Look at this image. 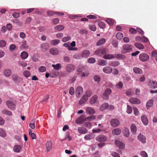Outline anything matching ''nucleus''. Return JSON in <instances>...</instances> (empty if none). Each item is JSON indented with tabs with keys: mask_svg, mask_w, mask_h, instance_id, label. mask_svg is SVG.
<instances>
[{
	"mask_svg": "<svg viewBox=\"0 0 157 157\" xmlns=\"http://www.w3.org/2000/svg\"><path fill=\"white\" fill-rule=\"evenodd\" d=\"M35 119H33L30 122V128L32 129H34L35 128Z\"/></svg>",
	"mask_w": 157,
	"mask_h": 157,
	"instance_id": "44",
	"label": "nucleus"
},
{
	"mask_svg": "<svg viewBox=\"0 0 157 157\" xmlns=\"http://www.w3.org/2000/svg\"><path fill=\"white\" fill-rule=\"evenodd\" d=\"M140 59L143 62H145L147 61L149 58V55L146 53H142L139 56Z\"/></svg>",
	"mask_w": 157,
	"mask_h": 157,
	"instance_id": "2",
	"label": "nucleus"
},
{
	"mask_svg": "<svg viewBox=\"0 0 157 157\" xmlns=\"http://www.w3.org/2000/svg\"><path fill=\"white\" fill-rule=\"evenodd\" d=\"M111 132L113 135L117 136L121 134V130L119 128H115L112 130Z\"/></svg>",
	"mask_w": 157,
	"mask_h": 157,
	"instance_id": "15",
	"label": "nucleus"
},
{
	"mask_svg": "<svg viewBox=\"0 0 157 157\" xmlns=\"http://www.w3.org/2000/svg\"><path fill=\"white\" fill-rule=\"evenodd\" d=\"M94 136L92 134H88L86 135L84 137V139L86 140H88L93 138Z\"/></svg>",
	"mask_w": 157,
	"mask_h": 157,
	"instance_id": "32",
	"label": "nucleus"
},
{
	"mask_svg": "<svg viewBox=\"0 0 157 157\" xmlns=\"http://www.w3.org/2000/svg\"><path fill=\"white\" fill-rule=\"evenodd\" d=\"M112 90L109 88H107L103 94V97L104 99H108L109 95L111 93Z\"/></svg>",
	"mask_w": 157,
	"mask_h": 157,
	"instance_id": "3",
	"label": "nucleus"
},
{
	"mask_svg": "<svg viewBox=\"0 0 157 157\" xmlns=\"http://www.w3.org/2000/svg\"><path fill=\"white\" fill-rule=\"evenodd\" d=\"M98 25L102 29H104L105 27V23L102 21H100L98 22Z\"/></svg>",
	"mask_w": 157,
	"mask_h": 157,
	"instance_id": "51",
	"label": "nucleus"
},
{
	"mask_svg": "<svg viewBox=\"0 0 157 157\" xmlns=\"http://www.w3.org/2000/svg\"><path fill=\"white\" fill-rule=\"evenodd\" d=\"M106 21L110 25H113L114 23V20L111 18H108L106 19Z\"/></svg>",
	"mask_w": 157,
	"mask_h": 157,
	"instance_id": "34",
	"label": "nucleus"
},
{
	"mask_svg": "<svg viewBox=\"0 0 157 157\" xmlns=\"http://www.w3.org/2000/svg\"><path fill=\"white\" fill-rule=\"evenodd\" d=\"M105 42V40L104 38H102L98 40L96 43L97 46H101L104 44Z\"/></svg>",
	"mask_w": 157,
	"mask_h": 157,
	"instance_id": "27",
	"label": "nucleus"
},
{
	"mask_svg": "<svg viewBox=\"0 0 157 157\" xmlns=\"http://www.w3.org/2000/svg\"><path fill=\"white\" fill-rule=\"evenodd\" d=\"M111 125L113 127L118 126L120 124L119 121L117 119H113L110 121Z\"/></svg>",
	"mask_w": 157,
	"mask_h": 157,
	"instance_id": "6",
	"label": "nucleus"
},
{
	"mask_svg": "<svg viewBox=\"0 0 157 157\" xmlns=\"http://www.w3.org/2000/svg\"><path fill=\"white\" fill-rule=\"evenodd\" d=\"M2 113L8 116H11L12 114L11 112L6 109H4L2 110Z\"/></svg>",
	"mask_w": 157,
	"mask_h": 157,
	"instance_id": "37",
	"label": "nucleus"
},
{
	"mask_svg": "<svg viewBox=\"0 0 157 157\" xmlns=\"http://www.w3.org/2000/svg\"><path fill=\"white\" fill-rule=\"evenodd\" d=\"M129 101L131 103L134 104H139L141 103L140 101L138 98H130Z\"/></svg>",
	"mask_w": 157,
	"mask_h": 157,
	"instance_id": "5",
	"label": "nucleus"
},
{
	"mask_svg": "<svg viewBox=\"0 0 157 157\" xmlns=\"http://www.w3.org/2000/svg\"><path fill=\"white\" fill-rule=\"evenodd\" d=\"M4 75L6 77L10 76L11 74V71L10 69L5 70L4 72Z\"/></svg>",
	"mask_w": 157,
	"mask_h": 157,
	"instance_id": "29",
	"label": "nucleus"
},
{
	"mask_svg": "<svg viewBox=\"0 0 157 157\" xmlns=\"http://www.w3.org/2000/svg\"><path fill=\"white\" fill-rule=\"evenodd\" d=\"M18 64L23 67H25L27 66V63L24 61H20L18 62Z\"/></svg>",
	"mask_w": 157,
	"mask_h": 157,
	"instance_id": "58",
	"label": "nucleus"
},
{
	"mask_svg": "<svg viewBox=\"0 0 157 157\" xmlns=\"http://www.w3.org/2000/svg\"><path fill=\"white\" fill-rule=\"evenodd\" d=\"M112 71V68L110 67H105L103 68V71L106 74H110Z\"/></svg>",
	"mask_w": 157,
	"mask_h": 157,
	"instance_id": "17",
	"label": "nucleus"
},
{
	"mask_svg": "<svg viewBox=\"0 0 157 157\" xmlns=\"http://www.w3.org/2000/svg\"><path fill=\"white\" fill-rule=\"evenodd\" d=\"M83 92V88L80 86L78 87L75 90V93L76 96L79 97L80 96L81 94H82Z\"/></svg>",
	"mask_w": 157,
	"mask_h": 157,
	"instance_id": "9",
	"label": "nucleus"
},
{
	"mask_svg": "<svg viewBox=\"0 0 157 157\" xmlns=\"http://www.w3.org/2000/svg\"><path fill=\"white\" fill-rule=\"evenodd\" d=\"M21 149V147L19 145H15L13 148V151L16 152H19Z\"/></svg>",
	"mask_w": 157,
	"mask_h": 157,
	"instance_id": "36",
	"label": "nucleus"
},
{
	"mask_svg": "<svg viewBox=\"0 0 157 157\" xmlns=\"http://www.w3.org/2000/svg\"><path fill=\"white\" fill-rule=\"evenodd\" d=\"M153 101L152 100H150L148 101L146 104V107L147 109H149L153 105Z\"/></svg>",
	"mask_w": 157,
	"mask_h": 157,
	"instance_id": "33",
	"label": "nucleus"
},
{
	"mask_svg": "<svg viewBox=\"0 0 157 157\" xmlns=\"http://www.w3.org/2000/svg\"><path fill=\"white\" fill-rule=\"evenodd\" d=\"M49 48V45L48 43H43L40 45L41 49L43 51H46Z\"/></svg>",
	"mask_w": 157,
	"mask_h": 157,
	"instance_id": "11",
	"label": "nucleus"
},
{
	"mask_svg": "<svg viewBox=\"0 0 157 157\" xmlns=\"http://www.w3.org/2000/svg\"><path fill=\"white\" fill-rule=\"evenodd\" d=\"M78 131L80 134H86L88 132L86 128L83 127H78Z\"/></svg>",
	"mask_w": 157,
	"mask_h": 157,
	"instance_id": "20",
	"label": "nucleus"
},
{
	"mask_svg": "<svg viewBox=\"0 0 157 157\" xmlns=\"http://www.w3.org/2000/svg\"><path fill=\"white\" fill-rule=\"evenodd\" d=\"M71 39V37L69 36L65 37L62 39V41L63 42H67Z\"/></svg>",
	"mask_w": 157,
	"mask_h": 157,
	"instance_id": "61",
	"label": "nucleus"
},
{
	"mask_svg": "<svg viewBox=\"0 0 157 157\" xmlns=\"http://www.w3.org/2000/svg\"><path fill=\"white\" fill-rule=\"evenodd\" d=\"M123 49L125 53L129 52L132 50V46L129 44H125L123 46Z\"/></svg>",
	"mask_w": 157,
	"mask_h": 157,
	"instance_id": "4",
	"label": "nucleus"
},
{
	"mask_svg": "<svg viewBox=\"0 0 157 157\" xmlns=\"http://www.w3.org/2000/svg\"><path fill=\"white\" fill-rule=\"evenodd\" d=\"M120 64L119 62L118 61H110L109 63V65L112 67H116L118 66Z\"/></svg>",
	"mask_w": 157,
	"mask_h": 157,
	"instance_id": "26",
	"label": "nucleus"
},
{
	"mask_svg": "<svg viewBox=\"0 0 157 157\" xmlns=\"http://www.w3.org/2000/svg\"><path fill=\"white\" fill-rule=\"evenodd\" d=\"M148 86L151 89H155L157 88V82L150 80L149 81Z\"/></svg>",
	"mask_w": 157,
	"mask_h": 157,
	"instance_id": "10",
	"label": "nucleus"
},
{
	"mask_svg": "<svg viewBox=\"0 0 157 157\" xmlns=\"http://www.w3.org/2000/svg\"><path fill=\"white\" fill-rule=\"evenodd\" d=\"M50 53L52 55H56L58 54L59 50L56 48H51L49 51Z\"/></svg>",
	"mask_w": 157,
	"mask_h": 157,
	"instance_id": "16",
	"label": "nucleus"
},
{
	"mask_svg": "<svg viewBox=\"0 0 157 157\" xmlns=\"http://www.w3.org/2000/svg\"><path fill=\"white\" fill-rule=\"evenodd\" d=\"M88 98L86 95H84L79 101L78 103L79 105H82L85 102L88 100Z\"/></svg>",
	"mask_w": 157,
	"mask_h": 157,
	"instance_id": "21",
	"label": "nucleus"
},
{
	"mask_svg": "<svg viewBox=\"0 0 157 157\" xmlns=\"http://www.w3.org/2000/svg\"><path fill=\"white\" fill-rule=\"evenodd\" d=\"M95 117L93 115L90 117H88L86 119L85 121H92L95 120Z\"/></svg>",
	"mask_w": 157,
	"mask_h": 157,
	"instance_id": "53",
	"label": "nucleus"
},
{
	"mask_svg": "<svg viewBox=\"0 0 157 157\" xmlns=\"http://www.w3.org/2000/svg\"><path fill=\"white\" fill-rule=\"evenodd\" d=\"M131 130L132 133L133 134H135L136 132V127L134 124H132L131 126Z\"/></svg>",
	"mask_w": 157,
	"mask_h": 157,
	"instance_id": "23",
	"label": "nucleus"
},
{
	"mask_svg": "<svg viewBox=\"0 0 157 157\" xmlns=\"http://www.w3.org/2000/svg\"><path fill=\"white\" fill-rule=\"evenodd\" d=\"M114 55L109 54H105L103 56V58L106 59H110L114 58Z\"/></svg>",
	"mask_w": 157,
	"mask_h": 157,
	"instance_id": "25",
	"label": "nucleus"
},
{
	"mask_svg": "<svg viewBox=\"0 0 157 157\" xmlns=\"http://www.w3.org/2000/svg\"><path fill=\"white\" fill-rule=\"evenodd\" d=\"M60 42V41L58 39H55L52 40L50 43L52 45H56L58 44Z\"/></svg>",
	"mask_w": 157,
	"mask_h": 157,
	"instance_id": "46",
	"label": "nucleus"
},
{
	"mask_svg": "<svg viewBox=\"0 0 157 157\" xmlns=\"http://www.w3.org/2000/svg\"><path fill=\"white\" fill-rule=\"evenodd\" d=\"M108 52V50L106 48H104L102 49H98L95 52L96 54L99 55L100 53L102 54H106Z\"/></svg>",
	"mask_w": 157,
	"mask_h": 157,
	"instance_id": "7",
	"label": "nucleus"
},
{
	"mask_svg": "<svg viewBox=\"0 0 157 157\" xmlns=\"http://www.w3.org/2000/svg\"><path fill=\"white\" fill-rule=\"evenodd\" d=\"M86 113L89 114H93L95 113V111L93 108L88 107L86 108Z\"/></svg>",
	"mask_w": 157,
	"mask_h": 157,
	"instance_id": "22",
	"label": "nucleus"
},
{
	"mask_svg": "<svg viewBox=\"0 0 157 157\" xmlns=\"http://www.w3.org/2000/svg\"><path fill=\"white\" fill-rule=\"evenodd\" d=\"M90 29L92 31H94L96 30V26L94 25H91L89 26Z\"/></svg>",
	"mask_w": 157,
	"mask_h": 157,
	"instance_id": "62",
	"label": "nucleus"
},
{
	"mask_svg": "<svg viewBox=\"0 0 157 157\" xmlns=\"http://www.w3.org/2000/svg\"><path fill=\"white\" fill-rule=\"evenodd\" d=\"M30 136L31 137V139L33 140L36 139V134L33 133H32V131L30 130Z\"/></svg>",
	"mask_w": 157,
	"mask_h": 157,
	"instance_id": "59",
	"label": "nucleus"
},
{
	"mask_svg": "<svg viewBox=\"0 0 157 157\" xmlns=\"http://www.w3.org/2000/svg\"><path fill=\"white\" fill-rule=\"evenodd\" d=\"M140 155L143 157H147L148 156L147 153L144 151H142L141 152Z\"/></svg>",
	"mask_w": 157,
	"mask_h": 157,
	"instance_id": "64",
	"label": "nucleus"
},
{
	"mask_svg": "<svg viewBox=\"0 0 157 157\" xmlns=\"http://www.w3.org/2000/svg\"><path fill=\"white\" fill-rule=\"evenodd\" d=\"M6 132L2 128H0V136L2 137H5L6 136Z\"/></svg>",
	"mask_w": 157,
	"mask_h": 157,
	"instance_id": "43",
	"label": "nucleus"
},
{
	"mask_svg": "<svg viewBox=\"0 0 157 157\" xmlns=\"http://www.w3.org/2000/svg\"><path fill=\"white\" fill-rule=\"evenodd\" d=\"M92 94V91L90 90H87L86 93V94L85 95L86 96H87V97H90Z\"/></svg>",
	"mask_w": 157,
	"mask_h": 157,
	"instance_id": "56",
	"label": "nucleus"
},
{
	"mask_svg": "<svg viewBox=\"0 0 157 157\" xmlns=\"http://www.w3.org/2000/svg\"><path fill=\"white\" fill-rule=\"evenodd\" d=\"M116 36L117 39L120 40L123 38V35L121 33H117Z\"/></svg>",
	"mask_w": 157,
	"mask_h": 157,
	"instance_id": "50",
	"label": "nucleus"
},
{
	"mask_svg": "<svg viewBox=\"0 0 157 157\" xmlns=\"http://www.w3.org/2000/svg\"><path fill=\"white\" fill-rule=\"evenodd\" d=\"M64 26L62 25H60L56 26L54 28V29L58 31H60L64 29Z\"/></svg>",
	"mask_w": 157,
	"mask_h": 157,
	"instance_id": "35",
	"label": "nucleus"
},
{
	"mask_svg": "<svg viewBox=\"0 0 157 157\" xmlns=\"http://www.w3.org/2000/svg\"><path fill=\"white\" fill-rule=\"evenodd\" d=\"M98 96L97 95H95L92 97L90 100V103L91 105L94 104L96 101L98 99Z\"/></svg>",
	"mask_w": 157,
	"mask_h": 157,
	"instance_id": "19",
	"label": "nucleus"
},
{
	"mask_svg": "<svg viewBox=\"0 0 157 157\" xmlns=\"http://www.w3.org/2000/svg\"><path fill=\"white\" fill-rule=\"evenodd\" d=\"M138 140L143 144H145L146 142V139L145 136L141 133H139L137 136Z\"/></svg>",
	"mask_w": 157,
	"mask_h": 157,
	"instance_id": "12",
	"label": "nucleus"
},
{
	"mask_svg": "<svg viewBox=\"0 0 157 157\" xmlns=\"http://www.w3.org/2000/svg\"><path fill=\"white\" fill-rule=\"evenodd\" d=\"M52 143L51 141H48L47 142L46 146L48 151L51 149L52 147Z\"/></svg>",
	"mask_w": 157,
	"mask_h": 157,
	"instance_id": "39",
	"label": "nucleus"
},
{
	"mask_svg": "<svg viewBox=\"0 0 157 157\" xmlns=\"http://www.w3.org/2000/svg\"><path fill=\"white\" fill-rule=\"evenodd\" d=\"M133 70L134 72L137 74H141L142 72V71L140 69L137 67H134Z\"/></svg>",
	"mask_w": 157,
	"mask_h": 157,
	"instance_id": "38",
	"label": "nucleus"
},
{
	"mask_svg": "<svg viewBox=\"0 0 157 157\" xmlns=\"http://www.w3.org/2000/svg\"><path fill=\"white\" fill-rule=\"evenodd\" d=\"M6 104L10 109L14 110L15 109V105L11 101L8 100L6 101Z\"/></svg>",
	"mask_w": 157,
	"mask_h": 157,
	"instance_id": "8",
	"label": "nucleus"
},
{
	"mask_svg": "<svg viewBox=\"0 0 157 157\" xmlns=\"http://www.w3.org/2000/svg\"><path fill=\"white\" fill-rule=\"evenodd\" d=\"M90 54V52L89 50H85L82 52V57H87L89 56Z\"/></svg>",
	"mask_w": 157,
	"mask_h": 157,
	"instance_id": "31",
	"label": "nucleus"
},
{
	"mask_svg": "<svg viewBox=\"0 0 157 157\" xmlns=\"http://www.w3.org/2000/svg\"><path fill=\"white\" fill-rule=\"evenodd\" d=\"M124 135L126 137H128L129 136V129L127 128H125L124 130Z\"/></svg>",
	"mask_w": 157,
	"mask_h": 157,
	"instance_id": "40",
	"label": "nucleus"
},
{
	"mask_svg": "<svg viewBox=\"0 0 157 157\" xmlns=\"http://www.w3.org/2000/svg\"><path fill=\"white\" fill-rule=\"evenodd\" d=\"M88 61L89 63H94L95 62V59L94 58L92 57L89 59Z\"/></svg>",
	"mask_w": 157,
	"mask_h": 157,
	"instance_id": "60",
	"label": "nucleus"
},
{
	"mask_svg": "<svg viewBox=\"0 0 157 157\" xmlns=\"http://www.w3.org/2000/svg\"><path fill=\"white\" fill-rule=\"evenodd\" d=\"M84 67L82 65H79L77 69V71L78 72H81L84 70Z\"/></svg>",
	"mask_w": 157,
	"mask_h": 157,
	"instance_id": "55",
	"label": "nucleus"
},
{
	"mask_svg": "<svg viewBox=\"0 0 157 157\" xmlns=\"http://www.w3.org/2000/svg\"><path fill=\"white\" fill-rule=\"evenodd\" d=\"M135 46L137 48L140 49H143L144 48V46L142 44L139 43H137L135 44Z\"/></svg>",
	"mask_w": 157,
	"mask_h": 157,
	"instance_id": "42",
	"label": "nucleus"
},
{
	"mask_svg": "<svg viewBox=\"0 0 157 157\" xmlns=\"http://www.w3.org/2000/svg\"><path fill=\"white\" fill-rule=\"evenodd\" d=\"M114 58H117L118 59H122L125 58L124 55L121 54H115L114 55Z\"/></svg>",
	"mask_w": 157,
	"mask_h": 157,
	"instance_id": "24",
	"label": "nucleus"
},
{
	"mask_svg": "<svg viewBox=\"0 0 157 157\" xmlns=\"http://www.w3.org/2000/svg\"><path fill=\"white\" fill-rule=\"evenodd\" d=\"M59 21V20L58 18H56L52 20V22L53 24L56 25L58 24Z\"/></svg>",
	"mask_w": 157,
	"mask_h": 157,
	"instance_id": "57",
	"label": "nucleus"
},
{
	"mask_svg": "<svg viewBox=\"0 0 157 157\" xmlns=\"http://www.w3.org/2000/svg\"><path fill=\"white\" fill-rule=\"evenodd\" d=\"M115 143L117 146L121 149H123L125 147L124 144L119 140H116L115 141Z\"/></svg>",
	"mask_w": 157,
	"mask_h": 157,
	"instance_id": "14",
	"label": "nucleus"
},
{
	"mask_svg": "<svg viewBox=\"0 0 157 157\" xmlns=\"http://www.w3.org/2000/svg\"><path fill=\"white\" fill-rule=\"evenodd\" d=\"M142 121L143 124L145 125H147L148 123V121L147 117L145 115H143L141 117Z\"/></svg>",
	"mask_w": 157,
	"mask_h": 157,
	"instance_id": "18",
	"label": "nucleus"
},
{
	"mask_svg": "<svg viewBox=\"0 0 157 157\" xmlns=\"http://www.w3.org/2000/svg\"><path fill=\"white\" fill-rule=\"evenodd\" d=\"M63 60L64 61L66 62L67 63L70 61V57L68 56H65L64 57Z\"/></svg>",
	"mask_w": 157,
	"mask_h": 157,
	"instance_id": "63",
	"label": "nucleus"
},
{
	"mask_svg": "<svg viewBox=\"0 0 157 157\" xmlns=\"http://www.w3.org/2000/svg\"><path fill=\"white\" fill-rule=\"evenodd\" d=\"M21 57L23 59H26L28 56V53L25 52H23L21 54Z\"/></svg>",
	"mask_w": 157,
	"mask_h": 157,
	"instance_id": "41",
	"label": "nucleus"
},
{
	"mask_svg": "<svg viewBox=\"0 0 157 157\" xmlns=\"http://www.w3.org/2000/svg\"><path fill=\"white\" fill-rule=\"evenodd\" d=\"M6 44V42L3 40H0V47H5Z\"/></svg>",
	"mask_w": 157,
	"mask_h": 157,
	"instance_id": "52",
	"label": "nucleus"
},
{
	"mask_svg": "<svg viewBox=\"0 0 157 157\" xmlns=\"http://www.w3.org/2000/svg\"><path fill=\"white\" fill-rule=\"evenodd\" d=\"M52 66L55 69L58 70L59 69L61 68V65L60 63H57L56 65L52 64Z\"/></svg>",
	"mask_w": 157,
	"mask_h": 157,
	"instance_id": "47",
	"label": "nucleus"
},
{
	"mask_svg": "<svg viewBox=\"0 0 157 157\" xmlns=\"http://www.w3.org/2000/svg\"><path fill=\"white\" fill-rule=\"evenodd\" d=\"M76 67L72 64H67L65 67L66 71L68 73L73 72L75 69Z\"/></svg>",
	"mask_w": 157,
	"mask_h": 157,
	"instance_id": "1",
	"label": "nucleus"
},
{
	"mask_svg": "<svg viewBox=\"0 0 157 157\" xmlns=\"http://www.w3.org/2000/svg\"><path fill=\"white\" fill-rule=\"evenodd\" d=\"M35 119H33L30 122V128L32 129H34L35 128Z\"/></svg>",
	"mask_w": 157,
	"mask_h": 157,
	"instance_id": "45",
	"label": "nucleus"
},
{
	"mask_svg": "<svg viewBox=\"0 0 157 157\" xmlns=\"http://www.w3.org/2000/svg\"><path fill=\"white\" fill-rule=\"evenodd\" d=\"M116 86L117 88L121 89L123 87V84L122 82L120 81L116 85Z\"/></svg>",
	"mask_w": 157,
	"mask_h": 157,
	"instance_id": "48",
	"label": "nucleus"
},
{
	"mask_svg": "<svg viewBox=\"0 0 157 157\" xmlns=\"http://www.w3.org/2000/svg\"><path fill=\"white\" fill-rule=\"evenodd\" d=\"M108 104L107 103H105L100 106V109L101 111L104 110L106 109L108 107Z\"/></svg>",
	"mask_w": 157,
	"mask_h": 157,
	"instance_id": "28",
	"label": "nucleus"
},
{
	"mask_svg": "<svg viewBox=\"0 0 157 157\" xmlns=\"http://www.w3.org/2000/svg\"><path fill=\"white\" fill-rule=\"evenodd\" d=\"M98 63L100 65L105 66L107 64V61L104 59H100L98 61Z\"/></svg>",
	"mask_w": 157,
	"mask_h": 157,
	"instance_id": "30",
	"label": "nucleus"
},
{
	"mask_svg": "<svg viewBox=\"0 0 157 157\" xmlns=\"http://www.w3.org/2000/svg\"><path fill=\"white\" fill-rule=\"evenodd\" d=\"M46 68L45 67L41 66L39 68V71L40 72H43L46 71Z\"/></svg>",
	"mask_w": 157,
	"mask_h": 157,
	"instance_id": "54",
	"label": "nucleus"
},
{
	"mask_svg": "<svg viewBox=\"0 0 157 157\" xmlns=\"http://www.w3.org/2000/svg\"><path fill=\"white\" fill-rule=\"evenodd\" d=\"M132 108L131 106L129 105H127V112L128 114H130L132 113Z\"/></svg>",
	"mask_w": 157,
	"mask_h": 157,
	"instance_id": "49",
	"label": "nucleus"
},
{
	"mask_svg": "<svg viewBox=\"0 0 157 157\" xmlns=\"http://www.w3.org/2000/svg\"><path fill=\"white\" fill-rule=\"evenodd\" d=\"M107 139V137L105 136L100 135L96 137V140L100 142H104Z\"/></svg>",
	"mask_w": 157,
	"mask_h": 157,
	"instance_id": "13",
	"label": "nucleus"
}]
</instances>
